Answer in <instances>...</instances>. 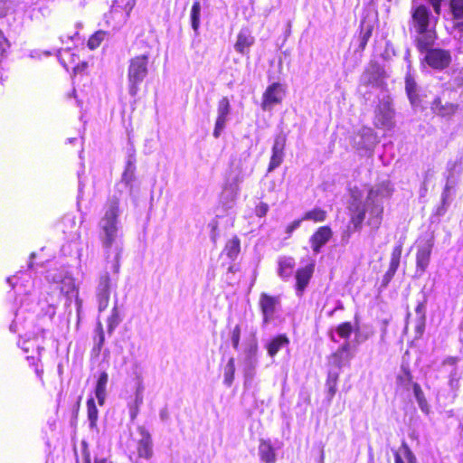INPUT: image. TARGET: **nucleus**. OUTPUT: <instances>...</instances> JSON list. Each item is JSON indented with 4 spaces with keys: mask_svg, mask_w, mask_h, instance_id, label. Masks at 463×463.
Segmentation results:
<instances>
[{
    "mask_svg": "<svg viewBox=\"0 0 463 463\" xmlns=\"http://www.w3.org/2000/svg\"><path fill=\"white\" fill-rule=\"evenodd\" d=\"M254 39L247 30H241L234 45L236 52L244 54L248 49L253 44Z\"/></svg>",
    "mask_w": 463,
    "mask_h": 463,
    "instance_id": "nucleus-20",
    "label": "nucleus"
},
{
    "mask_svg": "<svg viewBox=\"0 0 463 463\" xmlns=\"http://www.w3.org/2000/svg\"><path fill=\"white\" fill-rule=\"evenodd\" d=\"M422 309H423V306L422 305H418V307H416V312L417 313H421Z\"/></svg>",
    "mask_w": 463,
    "mask_h": 463,
    "instance_id": "nucleus-63",
    "label": "nucleus"
},
{
    "mask_svg": "<svg viewBox=\"0 0 463 463\" xmlns=\"http://www.w3.org/2000/svg\"><path fill=\"white\" fill-rule=\"evenodd\" d=\"M259 456L265 463H275L276 454L269 441L261 439L259 445Z\"/></svg>",
    "mask_w": 463,
    "mask_h": 463,
    "instance_id": "nucleus-21",
    "label": "nucleus"
},
{
    "mask_svg": "<svg viewBox=\"0 0 463 463\" xmlns=\"http://www.w3.org/2000/svg\"><path fill=\"white\" fill-rule=\"evenodd\" d=\"M269 211V205L265 203H260L259 205L256 206L255 213L259 217H262L267 214Z\"/></svg>",
    "mask_w": 463,
    "mask_h": 463,
    "instance_id": "nucleus-50",
    "label": "nucleus"
},
{
    "mask_svg": "<svg viewBox=\"0 0 463 463\" xmlns=\"http://www.w3.org/2000/svg\"><path fill=\"white\" fill-rule=\"evenodd\" d=\"M393 109L391 101L383 99L375 111V126L378 128H391L393 127Z\"/></svg>",
    "mask_w": 463,
    "mask_h": 463,
    "instance_id": "nucleus-10",
    "label": "nucleus"
},
{
    "mask_svg": "<svg viewBox=\"0 0 463 463\" xmlns=\"http://www.w3.org/2000/svg\"><path fill=\"white\" fill-rule=\"evenodd\" d=\"M332 234V230L328 226H322L311 236L309 241L316 254L320 252L321 248L327 243Z\"/></svg>",
    "mask_w": 463,
    "mask_h": 463,
    "instance_id": "nucleus-16",
    "label": "nucleus"
},
{
    "mask_svg": "<svg viewBox=\"0 0 463 463\" xmlns=\"http://www.w3.org/2000/svg\"><path fill=\"white\" fill-rule=\"evenodd\" d=\"M46 279L52 284V290H58L60 295L70 297L75 291L73 279L63 270H49Z\"/></svg>",
    "mask_w": 463,
    "mask_h": 463,
    "instance_id": "nucleus-7",
    "label": "nucleus"
},
{
    "mask_svg": "<svg viewBox=\"0 0 463 463\" xmlns=\"http://www.w3.org/2000/svg\"><path fill=\"white\" fill-rule=\"evenodd\" d=\"M120 213L119 199L113 195L109 198L105 205L104 216L99 222V238L106 250L108 264L110 263L109 268L115 273H118L120 268L121 248L118 244L113 248V244L116 242L119 233L118 216Z\"/></svg>",
    "mask_w": 463,
    "mask_h": 463,
    "instance_id": "nucleus-2",
    "label": "nucleus"
},
{
    "mask_svg": "<svg viewBox=\"0 0 463 463\" xmlns=\"http://www.w3.org/2000/svg\"><path fill=\"white\" fill-rule=\"evenodd\" d=\"M303 220L302 219H299V220H296L294 222H292L287 228H286V232L290 235L295 230H297L300 224H301V222Z\"/></svg>",
    "mask_w": 463,
    "mask_h": 463,
    "instance_id": "nucleus-52",
    "label": "nucleus"
},
{
    "mask_svg": "<svg viewBox=\"0 0 463 463\" xmlns=\"http://www.w3.org/2000/svg\"><path fill=\"white\" fill-rule=\"evenodd\" d=\"M377 75L370 71H365L361 77V81L366 85H374L377 83Z\"/></svg>",
    "mask_w": 463,
    "mask_h": 463,
    "instance_id": "nucleus-48",
    "label": "nucleus"
},
{
    "mask_svg": "<svg viewBox=\"0 0 463 463\" xmlns=\"http://www.w3.org/2000/svg\"><path fill=\"white\" fill-rule=\"evenodd\" d=\"M326 216V213L322 209H313L305 213L302 220H309L314 222H323L325 221Z\"/></svg>",
    "mask_w": 463,
    "mask_h": 463,
    "instance_id": "nucleus-38",
    "label": "nucleus"
},
{
    "mask_svg": "<svg viewBox=\"0 0 463 463\" xmlns=\"http://www.w3.org/2000/svg\"><path fill=\"white\" fill-rule=\"evenodd\" d=\"M432 250V244L430 241L419 245L416 254V275L421 276L427 269L430 254Z\"/></svg>",
    "mask_w": 463,
    "mask_h": 463,
    "instance_id": "nucleus-14",
    "label": "nucleus"
},
{
    "mask_svg": "<svg viewBox=\"0 0 463 463\" xmlns=\"http://www.w3.org/2000/svg\"><path fill=\"white\" fill-rule=\"evenodd\" d=\"M442 0H430V4L432 5L435 13L439 15L440 13V2Z\"/></svg>",
    "mask_w": 463,
    "mask_h": 463,
    "instance_id": "nucleus-54",
    "label": "nucleus"
},
{
    "mask_svg": "<svg viewBox=\"0 0 463 463\" xmlns=\"http://www.w3.org/2000/svg\"><path fill=\"white\" fill-rule=\"evenodd\" d=\"M231 107L230 101L226 97H223L218 103L217 113L219 117L228 118L230 114Z\"/></svg>",
    "mask_w": 463,
    "mask_h": 463,
    "instance_id": "nucleus-43",
    "label": "nucleus"
},
{
    "mask_svg": "<svg viewBox=\"0 0 463 463\" xmlns=\"http://www.w3.org/2000/svg\"><path fill=\"white\" fill-rule=\"evenodd\" d=\"M243 160L241 158L240 162L236 164L235 161L232 162V165L235 166L239 170V175H237L236 179L237 181H240L243 178V173L247 171V159L249 157V153H244L243 155Z\"/></svg>",
    "mask_w": 463,
    "mask_h": 463,
    "instance_id": "nucleus-41",
    "label": "nucleus"
},
{
    "mask_svg": "<svg viewBox=\"0 0 463 463\" xmlns=\"http://www.w3.org/2000/svg\"><path fill=\"white\" fill-rule=\"evenodd\" d=\"M138 413V407L135 406L133 408H130V416L131 419L134 420Z\"/></svg>",
    "mask_w": 463,
    "mask_h": 463,
    "instance_id": "nucleus-57",
    "label": "nucleus"
},
{
    "mask_svg": "<svg viewBox=\"0 0 463 463\" xmlns=\"http://www.w3.org/2000/svg\"><path fill=\"white\" fill-rule=\"evenodd\" d=\"M286 144V137L282 135H279L275 137L274 144L272 146V152L284 153Z\"/></svg>",
    "mask_w": 463,
    "mask_h": 463,
    "instance_id": "nucleus-47",
    "label": "nucleus"
},
{
    "mask_svg": "<svg viewBox=\"0 0 463 463\" xmlns=\"http://www.w3.org/2000/svg\"><path fill=\"white\" fill-rule=\"evenodd\" d=\"M431 109L437 114L444 117L453 114L457 109V106L453 104H448L446 106H443L441 105V101L439 99H435L432 102Z\"/></svg>",
    "mask_w": 463,
    "mask_h": 463,
    "instance_id": "nucleus-32",
    "label": "nucleus"
},
{
    "mask_svg": "<svg viewBox=\"0 0 463 463\" xmlns=\"http://www.w3.org/2000/svg\"><path fill=\"white\" fill-rule=\"evenodd\" d=\"M121 321H122V318L120 317L119 312L118 309V301H116L115 305L111 310V314L107 320L108 334L112 335Z\"/></svg>",
    "mask_w": 463,
    "mask_h": 463,
    "instance_id": "nucleus-30",
    "label": "nucleus"
},
{
    "mask_svg": "<svg viewBox=\"0 0 463 463\" xmlns=\"http://www.w3.org/2000/svg\"><path fill=\"white\" fill-rule=\"evenodd\" d=\"M402 251V248L401 245H398L393 248L392 256H391L390 267L385 274V278L387 279H392V276L395 274V272L400 265Z\"/></svg>",
    "mask_w": 463,
    "mask_h": 463,
    "instance_id": "nucleus-25",
    "label": "nucleus"
},
{
    "mask_svg": "<svg viewBox=\"0 0 463 463\" xmlns=\"http://www.w3.org/2000/svg\"><path fill=\"white\" fill-rule=\"evenodd\" d=\"M45 315L49 316L50 318L53 317L55 315V307L53 304H48L47 310L45 311Z\"/></svg>",
    "mask_w": 463,
    "mask_h": 463,
    "instance_id": "nucleus-55",
    "label": "nucleus"
},
{
    "mask_svg": "<svg viewBox=\"0 0 463 463\" xmlns=\"http://www.w3.org/2000/svg\"><path fill=\"white\" fill-rule=\"evenodd\" d=\"M285 96V90L280 83L275 82L269 85L262 96L261 109L265 111L271 110L274 106L281 103Z\"/></svg>",
    "mask_w": 463,
    "mask_h": 463,
    "instance_id": "nucleus-8",
    "label": "nucleus"
},
{
    "mask_svg": "<svg viewBox=\"0 0 463 463\" xmlns=\"http://www.w3.org/2000/svg\"><path fill=\"white\" fill-rule=\"evenodd\" d=\"M240 250L241 241L237 237H234L232 240L228 241L224 248V252L226 253L227 257L232 260L237 258L238 254L240 253Z\"/></svg>",
    "mask_w": 463,
    "mask_h": 463,
    "instance_id": "nucleus-31",
    "label": "nucleus"
},
{
    "mask_svg": "<svg viewBox=\"0 0 463 463\" xmlns=\"http://www.w3.org/2000/svg\"><path fill=\"white\" fill-rule=\"evenodd\" d=\"M461 173V166L460 164L457 161H450L447 165V175H446V182L449 181V178L450 176L454 177L455 180V185H457L458 179Z\"/></svg>",
    "mask_w": 463,
    "mask_h": 463,
    "instance_id": "nucleus-36",
    "label": "nucleus"
},
{
    "mask_svg": "<svg viewBox=\"0 0 463 463\" xmlns=\"http://www.w3.org/2000/svg\"><path fill=\"white\" fill-rule=\"evenodd\" d=\"M113 273L114 276L110 277L109 272L105 271L99 278L96 287V299L99 312L104 311L108 307L110 294L117 288L118 273L114 271Z\"/></svg>",
    "mask_w": 463,
    "mask_h": 463,
    "instance_id": "nucleus-6",
    "label": "nucleus"
},
{
    "mask_svg": "<svg viewBox=\"0 0 463 463\" xmlns=\"http://www.w3.org/2000/svg\"><path fill=\"white\" fill-rule=\"evenodd\" d=\"M159 415H160V419H161L162 420H167V418H168V412H167V411H166L165 409V410H162V411H160Z\"/></svg>",
    "mask_w": 463,
    "mask_h": 463,
    "instance_id": "nucleus-58",
    "label": "nucleus"
},
{
    "mask_svg": "<svg viewBox=\"0 0 463 463\" xmlns=\"http://www.w3.org/2000/svg\"><path fill=\"white\" fill-rule=\"evenodd\" d=\"M135 165L134 162L129 158L126 166V169L122 175V181L126 184H129L134 179Z\"/></svg>",
    "mask_w": 463,
    "mask_h": 463,
    "instance_id": "nucleus-40",
    "label": "nucleus"
},
{
    "mask_svg": "<svg viewBox=\"0 0 463 463\" xmlns=\"http://www.w3.org/2000/svg\"><path fill=\"white\" fill-rule=\"evenodd\" d=\"M201 4L199 1H195L191 8L190 19L193 30L198 34L199 28L201 25Z\"/></svg>",
    "mask_w": 463,
    "mask_h": 463,
    "instance_id": "nucleus-28",
    "label": "nucleus"
},
{
    "mask_svg": "<svg viewBox=\"0 0 463 463\" xmlns=\"http://www.w3.org/2000/svg\"><path fill=\"white\" fill-rule=\"evenodd\" d=\"M95 463H107V460L105 458H100V459L96 458Z\"/></svg>",
    "mask_w": 463,
    "mask_h": 463,
    "instance_id": "nucleus-64",
    "label": "nucleus"
},
{
    "mask_svg": "<svg viewBox=\"0 0 463 463\" xmlns=\"http://www.w3.org/2000/svg\"><path fill=\"white\" fill-rule=\"evenodd\" d=\"M227 120H228V118L217 116L215 127H214L213 133V135L215 138H218L221 136L222 130L225 128Z\"/></svg>",
    "mask_w": 463,
    "mask_h": 463,
    "instance_id": "nucleus-45",
    "label": "nucleus"
},
{
    "mask_svg": "<svg viewBox=\"0 0 463 463\" xmlns=\"http://www.w3.org/2000/svg\"><path fill=\"white\" fill-rule=\"evenodd\" d=\"M423 52H426L424 60L428 65L433 69L443 70L448 67L451 61V56L449 51L437 48L429 49L428 47Z\"/></svg>",
    "mask_w": 463,
    "mask_h": 463,
    "instance_id": "nucleus-9",
    "label": "nucleus"
},
{
    "mask_svg": "<svg viewBox=\"0 0 463 463\" xmlns=\"http://www.w3.org/2000/svg\"><path fill=\"white\" fill-rule=\"evenodd\" d=\"M289 341L286 335H280L273 338L268 345V354L269 356H275L279 350L288 346Z\"/></svg>",
    "mask_w": 463,
    "mask_h": 463,
    "instance_id": "nucleus-24",
    "label": "nucleus"
},
{
    "mask_svg": "<svg viewBox=\"0 0 463 463\" xmlns=\"http://www.w3.org/2000/svg\"><path fill=\"white\" fill-rule=\"evenodd\" d=\"M244 326V328L245 330H248V332L250 331V327L251 326H250L248 324V322H245L244 324L241 323V324H238L234 326V328L232 329V334H231V341H232V347L237 350L239 348V345H240V340H241V327Z\"/></svg>",
    "mask_w": 463,
    "mask_h": 463,
    "instance_id": "nucleus-35",
    "label": "nucleus"
},
{
    "mask_svg": "<svg viewBox=\"0 0 463 463\" xmlns=\"http://www.w3.org/2000/svg\"><path fill=\"white\" fill-rule=\"evenodd\" d=\"M394 463H418L417 458L408 444L402 441L400 449L394 451Z\"/></svg>",
    "mask_w": 463,
    "mask_h": 463,
    "instance_id": "nucleus-19",
    "label": "nucleus"
},
{
    "mask_svg": "<svg viewBox=\"0 0 463 463\" xmlns=\"http://www.w3.org/2000/svg\"><path fill=\"white\" fill-rule=\"evenodd\" d=\"M405 90L411 105L416 106L418 104L417 85L410 75L405 79Z\"/></svg>",
    "mask_w": 463,
    "mask_h": 463,
    "instance_id": "nucleus-29",
    "label": "nucleus"
},
{
    "mask_svg": "<svg viewBox=\"0 0 463 463\" xmlns=\"http://www.w3.org/2000/svg\"><path fill=\"white\" fill-rule=\"evenodd\" d=\"M413 392H414V396H415V399L418 402L420 409L423 412L428 413L429 410H430L429 404L427 402V400L425 399L424 393H423L420 384L413 383Z\"/></svg>",
    "mask_w": 463,
    "mask_h": 463,
    "instance_id": "nucleus-34",
    "label": "nucleus"
},
{
    "mask_svg": "<svg viewBox=\"0 0 463 463\" xmlns=\"http://www.w3.org/2000/svg\"><path fill=\"white\" fill-rule=\"evenodd\" d=\"M450 8L455 19L460 20L463 18V0H451Z\"/></svg>",
    "mask_w": 463,
    "mask_h": 463,
    "instance_id": "nucleus-42",
    "label": "nucleus"
},
{
    "mask_svg": "<svg viewBox=\"0 0 463 463\" xmlns=\"http://www.w3.org/2000/svg\"><path fill=\"white\" fill-rule=\"evenodd\" d=\"M367 338V336L362 337V335L359 333L355 334V341L360 344L363 341H364Z\"/></svg>",
    "mask_w": 463,
    "mask_h": 463,
    "instance_id": "nucleus-59",
    "label": "nucleus"
},
{
    "mask_svg": "<svg viewBox=\"0 0 463 463\" xmlns=\"http://www.w3.org/2000/svg\"><path fill=\"white\" fill-rule=\"evenodd\" d=\"M392 187L389 181H383L372 186L365 198L356 191H352V201L349 204L350 222L355 231H360L363 222L366 220V224L373 232L377 231L383 221V202L391 197Z\"/></svg>",
    "mask_w": 463,
    "mask_h": 463,
    "instance_id": "nucleus-1",
    "label": "nucleus"
},
{
    "mask_svg": "<svg viewBox=\"0 0 463 463\" xmlns=\"http://www.w3.org/2000/svg\"><path fill=\"white\" fill-rule=\"evenodd\" d=\"M458 380L459 376L457 371L454 369L449 375V385L453 390H456L458 388Z\"/></svg>",
    "mask_w": 463,
    "mask_h": 463,
    "instance_id": "nucleus-49",
    "label": "nucleus"
},
{
    "mask_svg": "<svg viewBox=\"0 0 463 463\" xmlns=\"http://www.w3.org/2000/svg\"><path fill=\"white\" fill-rule=\"evenodd\" d=\"M412 25L418 33L416 46L420 52L433 44L436 39L434 27L436 18L430 15V10L425 5H419L411 10Z\"/></svg>",
    "mask_w": 463,
    "mask_h": 463,
    "instance_id": "nucleus-3",
    "label": "nucleus"
},
{
    "mask_svg": "<svg viewBox=\"0 0 463 463\" xmlns=\"http://www.w3.org/2000/svg\"><path fill=\"white\" fill-rule=\"evenodd\" d=\"M456 361H457V360H456V358H454V357H449V358H448L444 363H445V364H451V365H454V364H455V363H456Z\"/></svg>",
    "mask_w": 463,
    "mask_h": 463,
    "instance_id": "nucleus-61",
    "label": "nucleus"
},
{
    "mask_svg": "<svg viewBox=\"0 0 463 463\" xmlns=\"http://www.w3.org/2000/svg\"><path fill=\"white\" fill-rule=\"evenodd\" d=\"M284 153L272 152L268 171L272 172L274 169L279 167L283 162Z\"/></svg>",
    "mask_w": 463,
    "mask_h": 463,
    "instance_id": "nucleus-44",
    "label": "nucleus"
},
{
    "mask_svg": "<svg viewBox=\"0 0 463 463\" xmlns=\"http://www.w3.org/2000/svg\"><path fill=\"white\" fill-rule=\"evenodd\" d=\"M97 331L99 332V341L97 343V346H98V349L100 350V348L103 345L104 341H105L103 327H102V324L100 322H99L97 325Z\"/></svg>",
    "mask_w": 463,
    "mask_h": 463,
    "instance_id": "nucleus-51",
    "label": "nucleus"
},
{
    "mask_svg": "<svg viewBox=\"0 0 463 463\" xmlns=\"http://www.w3.org/2000/svg\"><path fill=\"white\" fill-rule=\"evenodd\" d=\"M455 27L459 30L460 32H463V19L460 21H458L455 24Z\"/></svg>",
    "mask_w": 463,
    "mask_h": 463,
    "instance_id": "nucleus-60",
    "label": "nucleus"
},
{
    "mask_svg": "<svg viewBox=\"0 0 463 463\" xmlns=\"http://www.w3.org/2000/svg\"><path fill=\"white\" fill-rule=\"evenodd\" d=\"M249 329V335L245 339L241 357V363L246 383L253 380L256 367L259 363L257 328L255 326H250Z\"/></svg>",
    "mask_w": 463,
    "mask_h": 463,
    "instance_id": "nucleus-4",
    "label": "nucleus"
},
{
    "mask_svg": "<svg viewBox=\"0 0 463 463\" xmlns=\"http://www.w3.org/2000/svg\"><path fill=\"white\" fill-rule=\"evenodd\" d=\"M138 432L140 435L137 447L138 457L148 459L153 455L151 436L144 427H139Z\"/></svg>",
    "mask_w": 463,
    "mask_h": 463,
    "instance_id": "nucleus-15",
    "label": "nucleus"
},
{
    "mask_svg": "<svg viewBox=\"0 0 463 463\" xmlns=\"http://www.w3.org/2000/svg\"><path fill=\"white\" fill-rule=\"evenodd\" d=\"M313 271H314V265L311 264V265H308V266H306L302 269H299L298 271H297V274H296V279H297V294L298 296H301L302 295V292L304 291V289L306 288V287L307 286L309 280H310V278L313 274Z\"/></svg>",
    "mask_w": 463,
    "mask_h": 463,
    "instance_id": "nucleus-18",
    "label": "nucleus"
},
{
    "mask_svg": "<svg viewBox=\"0 0 463 463\" xmlns=\"http://www.w3.org/2000/svg\"><path fill=\"white\" fill-rule=\"evenodd\" d=\"M260 307L263 316V325L269 324L274 317L276 307L279 304V297H272L267 293H261L260 297Z\"/></svg>",
    "mask_w": 463,
    "mask_h": 463,
    "instance_id": "nucleus-12",
    "label": "nucleus"
},
{
    "mask_svg": "<svg viewBox=\"0 0 463 463\" xmlns=\"http://www.w3.org/2000/svg\"><path fill=\"white\" fill-rule=\"evenodd\" d=\"M104 39V33L102 32H97L88 41V46L90 49L94 50L99 46Z\"/></svg>",
    "mask_w": 463,
    "mask_h": 463,
    "instance_id": "nucleus-46",
    "label": "nucleus"
},
{
    "mask_svg": "<svg viewBox=\"0 0 463 463\" xmlns=\"http://www.w3.org/2000/svg\"><path fill=\"white\" fill-rule=\"evenodd\" d=\"M353 330L352 324L350 322H345L336 326L335 333L340 338L348 341Z\"/></svg>",
    "mask_w": 463,
    "mask_h": 463,
    "instance_id": "nucleus-37",
    "label": "nucleus"
},
{
    "mask_svg": "<svg viewBox=\"0 0 463 463\" xmlns=\"http://www.w3.org/2000/svg\"><path fill=\"white\" fill-rule=\"evenodd\" d=\"M235 373V360L233 357H231L224 367V379L223 383L226 386L230 387L234 380Z\"/></svg>",
    "mask_w": 463,
    "mask_h": 463,
    "instance_id": "nucleus-33",
    "label": "nucleus"
},
{
    "mask_svg": "<svg viewBox=\"0 0 463 463\" xmlns=\"http://www.w3.org/2000/svg\"><path fill=\"white\" fill-rule=\"evenodd\" d=\"M87 408H88V418L90 420V425L91 428H93L96 425V421L98 420V409L96 407L93 398H90L87 401Z\"/></svg>",
    "mask_w": 463,
    "mask_h": 463,
    "instance_id": "nucleus-39",
    "label": "nucleus"
},
{
    "mask_svg": "<svg viewBox=\"0 0 463 463\" xmlns=\"http://www.w3.org/2000/svg\"><path fill=\"white\" fill-rule=\"evenodd\" d=\"M353 357L354 354L351 352V344L349 341H345V343L330 355L329 363L340 370L343 366L346 365Z\"/></svg>",
    "mask_w": 463,
    "mask_h": 463,
    "instance_id": "nucleus-13",
    "label": "nucleus"
},
{
    "mask_svg": "<svg viewBox=\"0 0 463 463\" xmlns=\"http://www.w3.org/2000/svg\"><path fill=\"white\" fill-rule=\"evenodd\" d=\"M396 383L398 386L402 387L405 390H410L411 386H413L414 383H412V376L407 367L402 366L401 372L396 377Z\"/></svg>",
    "mask_w": 463,
    "mask_h": 463,
    "instance_id": "nucleus-27",
    "label": "nucleus"
},
{
    "mask_svg": "<svg viewBox=\"0 0 463 463\" xmlns=\"http://www.w3.org/2000/svg\"><path fill=\"white\" fill-rule=\"evenodd\" d=\"M375 143L376 137L370 128H362L353 137V146L360 151H372Z\"/></svg>",
    "mask_w": 463,
    "mask_h": 463,
    "instance_id": "nucleus-11",
    "label": "nucleus"
},
{
    "mask_svg": "<svg viewBox=\"0 0 463 463\" xmlns=\"http://www.w3.org/2000/svg\"><path fill=\"white\" fill-rule=\"evenodd\" d=\"M360 34H359V38H358V51H364L367 45V43L369 41V39L371 38L372 36V32H373V26L367 23H361V25H360Z\"/></svg>",
    "mask_w": 463,
    "mask_h": 463,
    "instance_id": "nucleus-26",
    "label": "nucleus"
},
{
    "mask_svg": "<svg viewBox=\"0 0 463 463\" xmlns=\"http://www.w3.org/2000/svg\"><path fill=\"white\" fill-rule=\"evenodd\" d=\"M143 402V395L140 392H136L135 406L139 407Z\"/></svg>",
    "mask_w": 463,
    "mask_h": 463,
    "instance_id": "nucleus-56",
    "label": "nucleus"
},
{
    "mask_svg": "<svg viewBox=\"0 0 463 463\" xmlns=\"http://www.w3.org/2000/svg\"><path fill=\"white\" fill-rule=\"evenodd\" d=\"M109 382V375L106 372H102L97 381L95 388V395L99 405H103L106 394H107V384Z\"/></svg>",
    "mask_w": 463,
    "mask_h": 463,
    "instance_id": "nucleus-22",
    "label": "nucleus"
},
{
    "mask_svg": "<svg viewBox=\"0 0 463 463\" xmlns=\"http://www.w3.org/2000/svg\"><path fill=\"white\" fill-rule=\"evenodd\" d=\"M295 260L291 257H281L279 260V276L283 279H288L294 269Z\"/></svg>",
    "mask_w": 463,
    "mask_h": 463,
    "instance_id": "nucleus-23",
    "label": "nucleus"
},
{
    "mask_svg": "<svg viewBox=\"0 0 463 463\" xmlns=\"http://www.w3.org/2000/svg\"><path fill=\"white\" fill-rule=\"evenodd\" d=\"M455 180L453 176L449 178L446 182L445 187L441 194V204L437 209V214L443 215L452 201L453 191L455 188Z\"/></svg>",
    "mask_w": 463,
    "mask_h": 463,
    "instance_id": "nucleus-17",
    "label": "nucleus"
},
{
    "mask_svg": "<svg viewBox=\"0 0 463 463\" xmlns=\"http://www.w3.org/2000/svg\"><path fill=\"white\" fill-rule=\"evenodd\" d=\"M329 385V392L331 395H334L335 393V384L330 383Z\"/></svg>",
    "mask_w": 463,
    "mask_h": 463,
    "instance_id": "nucleus-62",
    "label": "nucleus"
},
{
    "mask_svg": "<svg viewBox=\"0 0 463 463\" xmlns=\"http://www.w3.org/2000/svg\"><path fill=\"white\" fill-rule=\"evenodd\" d=\"M149 58L150 53L146 52L145 53L131 58L129 61L128 70V93L132 97L137 94L139 85L148 74Z\"/></svg>",
    "mask_w": 463,
    "mask_h": 463,
    "instance_id": "nucleus-5",
    "label": "nucleus"
},
{
    "mask_svg": "<svg viewBox=\"0 0 463 463\" xmlns=\"http://www.w3.org/2000/svg\"><path fill=\"white\" fill-rule=\"evenodd\" d=\"M338 375H339V373L338 372H330L328 373V378H327V383L330 384V383H333V384H336V381L338 379Z\"/></svg>",
    "mask_w": 463,
    "mask_h": 463,
    "instance_id": "nucleus-53",
    "label": "nucleus"
}]
</instances>
